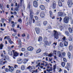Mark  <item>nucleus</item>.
Returning <instances> with one entry per match:
<instances>
[{
  "mask_svg": "<svg viewBox=\"0 0 73 73\" xmlns=\"http://www.w3.org/2000/svg\"><path fill=\"white\" fill-rule=\"evenodd\" d=\"M30 17L29 19V23L30 24H31L32 23V19L33 18V10L32 9L30 10Z\"/></svg>",
  "mask_w": 73,
  "mask_h": 73,
  "instance_id": "obj_1",
  "label": "nucleus"
},
{
  "mask_svg": "<svg viewBox=\"0 0 73 73\" xmlns=\"http://www.w3.org/2000/svg\"><path fill=\"white\" fill-rule=\"evenodd\" d=\"M54 39H58L59 37L58 36V34L57 32L55 30L54 31Z\"/></svg>",
  "mask_w": 73,
  "mask_h": 73,
  "instance_id": "obj_2",
  "label": "nucleus"
},
{
  "mask_svg": "<svg viewBox=\"0 0 73 73\" xmlns=\"http://www.w3.org/2000/svg\"><path fill=\"white\" fill-rule=\"evenodd\" d=\"M69 18L68 17H66L63 19V22L66 24H68L69 23Z\"/></svg>",
  "mask_w": 73,
  "mask_h": 73,
  "instance_id": "obj_3",
  "label": "nucleus"
},
{
  "mask_svg": "<svg viewBox=\"0 0 73 73\" xmlns=\"http://www.w3.org/2000/svg\"><path fill=\"white\" fill-rule=\"evenodd\" d=\"M65 36H64L62 38V42L64 41V45L65 46H68V43L66 41V39L65 38Z\"/></svg>",
  "mask_w": 73,
  "mask_h": 73,
  "instance_id": "obj_4",
  "label": "nucleus"
},
{
  "mask_svg": "<svg viewBox=\"0 0 73 73\" xmlns=\"http://www.w3.org/2000/svg\"><path fill=\"white\" fill-rule=\"evenodd\" d=\"M68 4L69 8H70L72 7V5H73L72 1V0H69L68 2Z\"/></svg>",
  "mask_w": 73,
  "mask_h": 73,
  "instance_id": "obj_5",
  "label": "nucleus"
},
{
  "mask_svg": "<svg viewBox=\"0 0 73 73\" xmlns=\"http://www.w3.org/2000/svg\"><path fill=\"white\" fill-rule=\"evenodd\" d=\"M56 3L54 1H53L52 4L51 5V7L53 9H56Z\"/></svg>",
  "mask_w": 73,
  "mask_h": 73,
  "instance_id": "obj_6",
  "label": "nucleus"
},
{
  "mask_svg": "<svg viewBox=\"0 0 73 73\" xmlns=\"http://www.w3.org/2000/svg\"><path fill=\"white\" fill-rule=\"evenodd\" d=\"M44 44L46 45H48V46H49L50 45V44H51V43L52 42L51 41H49L48 42L47 41H45V42H44Z\"/></svg>",
  "mask_w": 73,
  "mask_h": 73,
  "instance_id": "obj_7",
  "label": "nucleus"
},
{
  "mask_svg": "<svg viewBox=\"0 0 73 73\" xmlns=\"http://www.w3.org/2000/svg\"><path fill=\"white\" fill-rule=\"evenodd\" d=\"M33 4L34 7L36 8V7H37L38 6V2H37V1H35L33 2Z\"/></svg>",
  "mask_w": 73,
  "mask_h": 73,
  "instance_id": "obj_8",
  "label": "nucleus"
},
{
  "mask_svg": "<svg viewBox=\"0 0 73 73\" xmlns=\"http://www.w3.org/2000/svg\"><path fill=\"white\" fill-rule=\"evenodd\" d=\"M9 70L10 72H12L14 70V68L13 67L11 66H9Z\"/></svg>",
  "mask_w": 73,
  "mask_h": 73,
  "instance_id": "obj_9",
  "label": "nucleus"
},
{
  "mask_svg": "<svg viewBox=\"0 0 73 73\" xmlns=\"http://www.w3.org/2000/svg\"><path fill=\"white\" fill-rule=\"evenodd\" d=\"M35 30L36 31V33L37 34H38L40 33V29L38 28H36L35 29Z\"/></svg>",
  "mask_w": 73,
  "mask_h": 73,
  "instance_id": "obj_10",
  "label": "nucleus"
},
{
  "mask_svg": "<svg viewBox=\"0 0 73 73\" xmlns=\"http://www.w3.org/2000/svg\"><path fill=\"white\" fill-rule=\"evenodd\" d=\"M40 16L41 18H44L45 17V13L44 12H41L40 14Z\"/></svg>",
  "mask_w": 73,
  "mask_h": 73,
  "instance_id": "obj_11",
  "label": "nucleus"
},
{
  "mask_svg": "<svg viewBox=\"0 0 73 73\" xmlns=\"http://www.w3.org/2000/svg\"><path fill=\"white\" fill-rule=\"evenodd\" d=\"M23 62V60L21 58H19L17 61V62L19 64H21Z\"/></svg>",
  "mask_w": 73,
  "mask_h": 73,
  "instance_id": "obj_12",
  "label": "nucleus"
},
{
  "mask_svg": "<svg viewBox=\"0 0 73 73\" xmlns=\"http://www.w3.org/2000/svg\"><path fill=\"white\" fill-rule=\"evenodd\" d=\"M27 49L29 51H32L33 50V48L31 46H29L27 48Z\"/></svg>",
  "mask_w": 73,
  "mask_h": 73,
  "instance_id": "obj_13",
  "label": "nucleus"
},
{
  "mask_svg": "<svg viewBox=\"0 0 73 73\" xmlns=\"http://www.w3.org/2000/svg\"><path fill=\"white\" fill-rule=\"evenodd\" d=\"M57 55L58 57H61V54L60 51H57Z\"/></svg>",
  "mask_w": 73,
  "mask_h": 73,
  "instance_id": "obj_14",
  "label": "nucleus"
},
{
  "mask_svg": "<svg viewBox=\"0 0 73 73\" xmlns=\"http://www.w3.org/2000/svg\"><path fill=\"white\" fill-rule=\"evenodd\" d=\"M58 5L59 7H62V3L60 0H59L58 1Z\"/></svg>",
  "mask_w": 73,
  "mask_h": 73,
  "instance_id": "obj_15",
  "label": "nucleus"
},
{
  "mask_svg": "<svg viewBox=\"0 0 73 73\" xmlns=\"http://www.w3.org/2000/svg\"><path fill=\"white\" fill-rule=\"evenodd\" d=\"M42 37L40 36H39L38 39V41L40 42V41H42Z\"/></svg>",
  "mask_w": 73,
  "mask_h": 73,
  "instance_id": "obj_16",
  "label": "nucleus"
},
{
  "mask_svg": "<svg viewBox=\"0 0 73 73\" xmlns=\"http://www.w3.org/2000/svg\"><path fill=\"white\" fill-rule=\"evenodd\" d=\"M40 7L41 9V10H44V9H45V7L43 5H40Z\"/></svg>",
  "mask_w": 73,
  "mask_h": 73,
  "instance_id": "obj_17",
  "label": "nucleus"
},
{
  "mask_svg": "<svg viewBox=\"0 0 73 73\" xmlns=\"http://www.w3.org/2000/svg\"><path fill=\"white\" fill-rule=\"evenodd\" d=\"M27 69H28L30 70V72H33V70L32 69V67L31 66H30L28 67L27 68Z\"/></svg>",
  "mask_w": 73,
  "mask_h": 73,
  "instance_id": "obj_18",
  "label": "nucleus"
},
{
  "mask_svg": "<svg viewBox=\"0 0 73 73\" xmlns=\"http://www.w3.org/2000/svg\"><path fill=\"white\" fill-rule=\"evenodd\" d=\"M58 15L59 16H60L61 17H62V16H63V13L62 12H58Z\"/></svg>",
  "mask_w": 73,
  "mask_h": 73,
  "instance_id": "obj_19",
  "label": "nucleus"
},
{
  "mask_svg": "<svg viewBox=\"0 0 73 73\" xmlns=\"http://www.w3.org/2000/svg\"><path fill=\"white\" fill-rule=\"evenodd\" d=\"M13 54L14 57H17V56H19V54L17 53L16 51L15 52V53H14Z\"/></svg>",
  "mask_w": 73,
  "mask_h": 73,
  "instance_id": "obj_20",
  "label": "nucleus"
},
{
  "mask_svg": "<svg viewBox=\"0 0 73 73\" xmlns=\"http://www.w3.org/2000/svg\"><path fill=\"white\" fill-rule=\"evenodd\" d=\"M68 40L70 41H71L73 40L72 36L70 35L69 36Z\"/></svg>",
  "mask_w": 73,
  "mask_h": 73,
  "instance_id": "obj_21",
  "label": "nucleus"
},
{
  "mask_svg": "<svg viewBox=\"0 0 73 73\" xmlns=\"http://www.w3.org/2000/svg\"><path fill=\"white\" fill-rule=\"evenodd\" d=\"M65 35L67 36H69L70 35H69V32L68 31H65Z\"/></svg>",
  "mask_w": 73,
  "mask_h": 73,
  "instance_id": "obj_22",
  "label": "nucleus"
},
{
  "mask_svg": "<svg viewBox=\"0 0 73 73\" xmlns=\"http://www.w3.org/2000/svg\"><path fill=\"white\" fill-rule=\"evenodd\" d=\"M3 47H4V45L3 44L1 43V44H0V50H2Z\"/></svg>",
  "mask_w": 73,
  "mask_h": 73,
  "instance_id": "obj_23",
  "label": "nucleus"
},
{
  "mask_svg": "<svg viewBox=\"0 0 73 73\" xmlns=\"http://www.w3.org/2000/svg\"><path fill=\"white\" fill-rule=\"evenodd\" d=\"M49 13L50 15V17L51 18H52V16H53V15H52V11H49Z\"/></svg>",
  "mask_w": 73,
  "mask_h": 73,
  "instance_id": "obj_24",
  "label": "nucleus"
},
{
  "mask_svg": "<svg viewBox=\"0 0 73 73\" xmlns=\"http://www.w3.org/2000/svg\"><path fill=\"white\" fill-rule=\"evenodd\" d=\"M69 31L70 33H72V29L70 28V27H69L68 28Z\"/></svg>",
  "mask_w": 73,
  "mask_h": 73,
  "instance_id": "obj_25",
  "label": "nucleus"
},
{
  "mask_svg": "<svg viewBox=\"0 0 73 73\" xmlns=\"http://www.w3.org/2000/svg\"><path fill=\"white\" fill-rule=\"evenodd\" d=\"M21 69L22 70H24L25 69L24 66H22L21 67Z\"/></svg>",
  "mask_w": 73,
  "mask_h": 73,
  "instance_id": "obj_26",
  "label": "nucleus"
},
{
  "mask_svg": "<svg viewBox=\"0 0 73 73\" xmlns=\"http://www.w3.org/2000/svg\"><path fill=\"white\" fill-rule=\"evenodd\" d=\"M68 57L69 58H70L71 57V54H70V52H68Z\"/></svg>",
  "mask_w": 73,
  "mask_h": 73,
  "instance_id": "obj_27",
  "label": "nucleus"
},
{
  "mask_svg": "<svg viewBox=\"0 0 73 73\" xmlns=\"http://www.w3.org/2000/svg\"><path fill=\"white\" fill-rule=\"evenodd\" d=\"M47 40V38H46V37L45 36H44V39H43L44 42L46 41Z\"/></svg>",
  "mask_w": 73,
  "mask_h": 73,
  "instance_id": "obj_28",
  "label": "nucleus"
},
{
  "mask_svg": "<svg viewBox=\"0 0 73 73\" xmlns=\"http://www.w3.org/2000/svg\"><path fill=\"white\" fill-rule=\"evenodd\" d=\"M3 61H4V60L2 58L0 60V63L1 65H3Z\"/></svg>",
  "mask_w": 73,
  "mask_h": 73,
  "instance_id": "obj_29",
  "label": "nucleus"
},
{
  "mask_svg": "<svg viewBox=\"0 0 73 73\" xmlns=\"http://www.w3.org/2000/svg\"><path fill=\"white\" fill-rule=\"evenodd\" d=\"M24 61H25V62H24V64H25L26 62H27L28 61V59H24Z\"/></svg>",
  "mask_w": 73,
  "mask_h": 73,
  "instance_id": "obj_30",
  "label": "nucleus"
},
{
  "mask_svg": "<svg viewBox=\"0 0 73 73\" xmlns=\"http://www.w3.org/2000/svg\"><path fill=\"white\" fill-rule=\"evenodd\" d=\"M28 56V53L25 52L24 54V56L25 57H27Z\"/></svg>",
  "mask_w": 73,
  "mask_h": 73,
  "instance_id": "obj_31",
  "label": "nucleus"
},
{
  "mask_svg": "<svg viewBox=\"0 0 73 73\" xmlns=\"http://www.w3.org/2000/svg\"><path fill=\"white\" fill-rule=\"evenodd\" d=\"M41 50L40 49V48H39L36 51V53H38L41 52Z\"/></svg>",
  "mask_w": 73,
  "mask_h": 73,
  "instance_id": "obj_32",
  "label": "nucleus"
},
{
  "mask_svg": "<svg viewBox=\"0 0 73 73\" xmlns=\"http://www.w3.org/2000/svg\"><path fill=\"white\" fill-rule=\"evenodd\" d=\"M43 24L44 25H46V24H48V22L47 21H43Z\"/></svg>",
  "mask_w": 73,
  "mask_h": 73,
  "instance_id": "obj_33",
  "label": "nucleus"
},
{
  "mask_svg": "<svg viewBox=\"0 0 73 73\" xmlns=\"http://www.w3.org/2000/svg\"><path fill=\"white\" fill-rule=\"evenodd\" d=\"M52 68H50V69L46 70V71L48 72H50V71H52Z\"/></svg>",
  "mask_w": 73,
  "mask_h": 73,
  "instance_id": "obj_34",
  "label": "nucleus"
},
{
  "mask_svg": "<svg viewBox=\"0 0 73 73\" xmlns=\"http://www.w3.org/2000/svg\"><path fill=\"white\" fill-rule=\"evenodd\" d=\"M61 65L63 67H64L65 65V63L64 62H62L61 63Z\"/></svg>",
  "mask_w": 73,
  "mask_h": 73,
  "instance_id": "obj_35",
  "label": "nucleus"
},
{
  "mask_svg": "<svg viewBox=\"0 0 73 73\" xmlns=\"http://www.w3.org/2000/svg\"><path fill=\"white\" fill-rule=\"evenodd\" d=\"M8 40L9 41V42L11 44H12V43H13V42L11 41V40L10 39H8Z\"/></svg>",
  "mask_w": 73,
  "mask_h": 73,
  "instance_id": "obj_36",
  "label": "nucleus"
},
{
  "mask_svg": "<svg viewBox=\"0 0 73 73\" xmlns=\"http://www.w3.org/2000/svg\"><path fill=\"white\" fill-rule=\"evenodd\" d=\"M36 24L38 26H40L41 25V24L39 22H36Z\"/></svg>",
  "mask_w": 73,
  "mask_h": 73,
  "instance_id": "obj_37",
  "label": "nucleus"
},
{
  "mask_svg": "<svg viewBox=\"0 0 73 73\" xmlns=\"http://www.w3.org/2000/svg\"><path fill=\"white\" fill-rule=\"evenodd\" d=\"M72 46L70 45L69 46V49L70 51H71L72 50Z\"/></svg>",
  "mask_w": 73,
  "mask_h": 73,
  "instance_id": "obj_38",
  "label": "nucleus"
},
{
  "mask_svg": "<svg viewBox=\"0 0 73 73\" xmlns=\"http://www.w3.org/2000/svg\"><path fill=\"white\" fill-rule=\"evenodd\" d=\"M18 44L19 45H21V40L19 39L18 40Z\"/></svg>",
  "mask_w": 73,
  "mask_h": 73,
  "instance_id": "obj_39",
  "label": "nucleus"
},
{
  "mask_svg": "<svg viewBox=\"0 0 73 73\" xmlns=\"http://www.w3.org/2000/svg\"><path fill=\"white\" fill-rule=\"evenodd\" d=\"M60 46L62 48H63V47H64V44H63L61 42L60 44Z\"/></svg>",
  "mask_w": 73,
  "mask_h": 73,
  "instance_id": "obj_40",
  "label": "nucleus"
},
{
  "mask_svg": "<svg viewBox=\"0 0 73 73\" xmlns=\"http://www.w3.org/2000/svg\"><path fill=\"white\" fill-rule=\"evenodd\" d=\"M39 61H40V60H38L37 61V62H36V64H38L39 66H40V62H39L38 64L37 63V62H38Z\"/></svg>",
  "mask_w": 73,
  "mask_h": 73,
  "instance_id": "obj_41",
  "label": "nucleus"
},
{
  "mask_svg": "<svg viewBox=\"0 0 73 73\" xmlns=\"http://www.w3.org/2000/svg\"><path fill=\"white\" fill-rule=\"evenodd\" d=\"M8 53L10 55H11V56H12V51H8Z\"/></svg>",
  "mask_w": 73,
  "mask_h": 73,
  "instance_id": "obj_42",
  "label": "nucleus"
},
{
  "mask_svg": "<svg viewBox=\"0 0 73 73\" xmlns=\"http://www.w3.org/2000/svg\"><path fill=\"white\" fill-rule=\"evenodd\" d=\"M16 73H21V70H17Z\"/></svg>",
  "mask_w": 73,
  "mask_h": 73,
  "instance_id": "obj_43",
  "label": "nucleus"
},
{
  "mask_svg": "<svg viewBox=\"0 0 73 73\" xmlns=\"http://www.w3.org/2000/svg\"><path fill=\"white\" fill-rule=\"evenodd\" d=\"M35 18L36 20H38V17L37 16H35Z\"/></svg>",
  "mask_w": 73,
  "mask_h": 73,
  "instance_id": "obj_44",
  "label": "nucleus"
},
{
  "mask_svg": "<svg viewBox=\"0 0 73 73\" xmlns=\"http://www.w3.org/2000/svg\"><path fill=\"white\" fill-rule=\"evenodd\" d=\"M63 61L64 62H67V61L66 60V59L65 58H63Z\"/></svg>",
  "mask_w": 73,
  "mask_h": 73,
  "instance_id": "obj_45",
  "label": "nucleus"
},
{
  "mask_svg": "<svg viewBox=\"0 0 73 73\" xmlns=\"http://www.w3.org/2000/svg\"><path fill=\"white\" fill-rule=\"evenodd\" d=\"M21 2H20V4L21 5H22L23 4V3H24V0H20Z\"/></svg>",
  "mask_w": 73,
  "mask_h": 73,
  "instance_id": "obj_46",
  "label": "nucleus"
},
{
  "mask_svg": "<svg viewBox=\"0 0 73 73\" xmlns=\"http://www.w3.org/2000/svg\"><path fill=\"white\" fill-rule=\"evenodd\" d=\"M19 11V9L17 7L15 8V9L14 10V11Z\"/></svg>",
  "mask_w": 73,
  "mask_h": 73,
  "instance_id": "obj_47",
  "label": "nucleus"
},
{
  "mask_svg": "<svg viewBox=\"0 0 73 73\" xmlns=\"http://www.w3.org/2000/svg\"><path fill=\"white\" fill-rule=\"evenodd\" d=\"M5 72H8L9 71V69L7 68H5Z\"/></svg>",
  "mask_w": 73,
  "mask_h": 73,
  "instance_id": "obj_48",
  "label": "nucleus"
},
{
  "mask_svg": "<svg viewBox=\"0 0 73 73\" xmlns=\"http://www.w3.org/2000/svg\"><path fill=\"white\" fill-rule=\"evenodd\" d=\"M30 7H31V5L29 4L28 5V8L29 9H30Z\"/></svg>",
  "mask_w": 73,
  "mask_h": 73,
  "instance_id": "obj_49",
  "label": "nucleus"
},
{
  "mask_svg": "<svg viewBox=\"0 0 73 73\" xmlns=\"http://www.w3.org/2000/svg\"><path fill=\"white\" fill-rule=\"evenodd\" d=\"M1 21L2 23H4V21H5L4 19H1Z\"/></svg>",
  "mask_w": 73,
  "mask_h": 73,
  "instance_id": "obj_50",
  "label": "nucleus"
},
{
  "mask_svg": "<svg viewBox=\"0 0 73 73\" xmlns=\"http://www.w3.org/2000/svg\"><path fill=\"white\" fill-rule=\"evenodd\" d=\"M18 22H19V23H21V19H18Z\"/></svg>",
  "mask_w": 73,
  "mask_h": 73,
  "instance_id": "obj_51",
  "label": "nucleus"
},
{
  "mask_svg": "<svg viewBox=\"0 0 73 73\" xmlns=\"http://www.w3.org/2000/svg\"><path fill=\"white\" fill-rule=\"evenodd\" d=\"M39 12L40 11H37L36 13V14L37 15H38V14H39Z\"/></svg>",
  "mask_w": 73,
  "mask_h": 73,
  "instance_id": "obj_52",
  "label": "nucleus"
},
{
  "mask_svg": "<svg viewBox=\"0 0 73 73\" xmlns=\"http://www.w3.org/2000/svg\"><path fill=\"white\" fill-rule=\"evenodd\" d=\"M44 54H45V55H46V56H48V53L47 52H45L44 53Z\"/></svg>",
  "mask_w": 73,
  "mask_h": 73,
  "instance_id": "obj_53",
  "label": "nucleus"
},
{
  "mask_svg": "<svg viewBox=\"0 0 73 73\" xmlns=\"http://www.w3.org/2000/svg\"><path fill=\"white\" fill-rule=\"evenodd\" d=\"M60 28L61 29H64V27H63L61 26H60Z\"/></svg>",
  "mask_w": 73,
  "mask_h": 73,
  "instance_id": "obj_54",
  "label": "nucleus"
},
{
  "mask_svg": "<svg viewBox=\"0 0 73 73\" xmlns=\"http://www.w3.org/2000/svg\"><path fill=\"white\" fill-rule=\"evenodd\" d=\"M25 49L24 48H22L21 49V50L23 51V52H24V51H25Z\"/></svg>",
  "mask_w": 73,
  "mask_h": 73,
  "instance_id": "obj_55",
  "label": "nucleus"
},
{
  "mask_svg": "<svg viewBox=\"0 0 73 73\" xmlns=\"http://www.w3.org/2000/svg\"><path fill=\"white\" fill-rule=\"evenodd\" d=\"M31 68L32 70H33V69H35V66H31Z\"/></svg>",
  "mask_w": 73,
  "mask_h": 73,
  "instance_id": "obj_56",
  "label": "nucleus"
},
{
  "mask_svg": "<svg viewBox=\"0 0 73 73\" xmlns=\"http://www.w3.org/2000/svg\"><path fill=\"white\" fill-rule=\"evenodd\" d=\"M48 56L49 57H52V54H48Z\"/></svg>",
  "mask_w": 73,
  "mask_h": 73,
  "instance_id": "obj_57",
  "label": "nucleus"
},
{
  "mask_svg": "<svg viewBox=\"0 0 73 73\" xmlns=\"http://www.w3.org/2000/svg\"><path fill=\"white\" fill-rule=\"evenodd\" d=\"M27 39H29V35H27Z\"/></svg>",
  "mask_w": 73,
  "mask_h": 73,
  "instance_id": "obj_58",
  "label": "nucleus"
},
{
  "mask_svg": "<svg viewBox=\"0 0 73 73\" xmlns=\"http://www.w3.org/2000/svg\"><path fill=\"white\" fill-rule=\"evenodd\" d=\"M56 66L55 65H54V68L53 69V70H55L56 69Z\"/></svg>",
  "mask_w": 73,
  "mask_h": 73,
  "instance_id": "obj_59",
  "label": "nucleus"
},
{
  "mask_svg": "<svg viewBox=\"0 0 73 73\" xmlns=\"http://www.w3.org/2000/svg\"><path fill=\"white\" fill-rule=\"evenodd\" d=\"M52 60H53L52 58H49V61H52Z\"/></svg>",
  "mask_w": 73,
  "mask_h": 73,
  "instance_id": "obj_60",
  "label": "nucleus"
},
{
  "mask_svg": "<svg viewBox=\"0 0 73 73\" xmlns=\"http://www.w3.org/2000/svg\"><path fill=\"white\" fill-rule=\"evenodd\" d=\"M18 67V66L17 65H15L14 68H17Z\"/></svg>",
  "mask_w": 73,
  "mask_h": 73,
  "instance_id": "obj_61",
  "label": "nucleus"
},
{
  "mask_svg": "<svg viewBox=\"0 0 73 73\" xmlns=\"http://www.w3.org/2000/svg\"><path fill=\"white\" fill-rule=\"evenodd\" d=\"M13 31L15 33L17 32V31L15 29H13Z\"/></svg>",
  "mask_w": 73,
  "mask_h": 73,
  "instance_id": "obj_62",
  "label": "nucleus"
},
{
  "mask_svg": "<svg viewBox=\"0 0 73 73\" xmlns=\"http://www.w3.org/2000/svg\"><path fill=\"white\" fill-rule=\"evenodd\" d=\"M22 36V37H25V34H23Z\"/></svg>",
  "mask_w": 73,
  "mask_h": 73,
  "instance_id": "obj_63",
  "label": "nucleus"
},
{
  "mask_svg": "<svg viewBox=\"0 0 73 73\" xmlns=\"http://www.w3.org/2000/svg\"><path fill=\"white\" fill-rule=\"evenodd\" d=\"M16 35V34H13L12 35L13 36H15Z\"/></svg>",
  "mask_w": 73,
  "mask_h": 73,
  "instance_id": "obj_64",
  "label": "nucleus"
}]
</instances>
